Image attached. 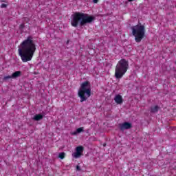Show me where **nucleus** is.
Listing matches in <instances>:
<instances>
[{
	"label": "nucleus",
	"instance_id": "nucleus-1",
	"mask_svg": "<svg viewBox=\"0 0 176 176\" xmlns=\"http://www.w3.org/2000/svg\"><path fill=\"white\" fill-rule=\"evenodd\" d=\"M36 50V47L34 43V38L29 36L27 39L23 41L18 50L19 54L23 61V63H28L32 60L34 57V53Z\"/></svg>",
	"mask_w": 176,
	"mask_h": 176
},
{
	"label": "nucleus",
	"instance_id": "nucleus-2",
	"mask_svg": "<svg viewBox=\"0 0 176 176\" xmlns=\"http://www.w3.org/2000/svg\"><path fill=\"white\" fill-rule=\"evenodd\" d=\"M96 18L88 14L75 12L72 15L71 24L72 27H78V24H80L81 27L86 25V24H90L92 21H94Z\"/></svg>",
	"mask_w": 176,
	"mask_h": 176
},
{
	"label": "nucleus",
	"instance_id": "nucleus-3",
	"mask_svg": "<svg viewBox=\"0 0 176 176\" xmlns=\"http://www.w3.org/2000/svg\"><path fill=\"white\" fill-rule=\"evenodd\" d=\"M78 96L80 99V102L87 101V98L91 96V85H90V82L85 81L81 84Z\"/></svg>",
	"mask_w": 176,
	"mask_h": 176
},
{
	"label": "nucleus",
	"instance_id": "nucleus-4",
	"mask_svg": "<svg viewBox=\"0 0 176 176\" xmlns=\"http://www.w3.org/2000/svg\"><path fill=\"white\" fill-rule=\"evenodd\" d=\"M129 69V61L126 59H121L116 66L115 78L116 79H122L123 76Z\"/></svg>",
	"mask_w": 176,
	"mask_h": 176
},
{
	"label": "nucleus",
	"instance_id": "nucleus-5",
	"mask_svg": "<svg viewBox=\"0 0 176 176\" xmlns=\"http://www.w3.org/2000/svg\"><path fill=\"white\" fill-rule=\"evenodd\" d=\"M131 29L132 30V34L135 36V42L140 43L145 37V26L139 23L135 26H132Z\"/></svg>",
	"mask_w": 176,
	"mask_h": 176
},
{
	"label": "nucleus",
	"instance_id": "nucleus-6",
	"mask_svg": "<svg viewBox=\"0 0 176 176\" xmlns=\"http://www.w3.org/2000/svg\"><path fill=\"white\" fill-rule=\"evenodd\" d=\"M131 123L125 122L122 124H119V128L121 131H124V130H129L131 129Z\"/></svg>",
	"mask_w": 176,
	"mask_h": 176
},
{
	"label": "nucleus",
	"instance_id": "nucleus-7",
	"mask_svg": "<svg viewBox=\"0 0 176 176\" xmlns=\"http://www.w3.org/2000/svg\"><path fill=\"white\" fill-rule=\"evenodd\" d=\"M114 101L116 104H122L123 103V98L120 95H116L114 98Z\"/></svg>",
	"mask_w": 176,
	"mask_h": 176
},
{
	"label": "nucleus",
	"instance_id": "nucleus-8",
	"mask_svg": "<svg viewBox=\"0 0 176 176\" xmlns=\"http://www.w3.org/2000/svg\"><path fill=\"white\" fill-rule=\"evenodd\" d=\"M12 79H16V78H19L20 76H21V72L20 71H16L15 72H14L12 75Z\"/></svg>",
	"mask_w": 176,
	"mask_h": 176
},
{
	"label": "nucleus",
	"instance_id": "nucleus-9",
	"mask_svg": "<svg viewBox=\"0 0 176 176\" xmlns=\"http://www.w3.org/2000/svg\"><path fill=\"white\" fill-rule=\"evenodd\" d=\"M42 119H43V115L42 114H36L33 118V120H36V122H38V120H42Z\"/></svg>",
	"mask_w": 176,
	"mask_h": 176
},
{
	"label": "nucleus",
	"instance_id": "nucleus-10",
	"mask_svg": "<svg viewBox=\"0 0 176 176\" xmlns=\"http://www.w3.org/2000/svg\"><path fill=\"white\" fill-rule=\"evenodd\" d=\"M160 107H159V106L156 105L155 107H151V112L152 113H156V112H157V111H159Z\"/></svg>",
	"mask_w": 176,
	"mask_h": 176
},
{
	"label": "nucleus",
	"instance_id": "nucleus-11",
	"mask_svg": "<svg viewBox=\"0 0 176 176\" xmlns=\"http://www.w3.org/2000/svg\"><path fill=\"white\" fill-rule=\"evenodd\" d=\"M73 157H75V159H78L80 156H82V154L80 153H78V151H76L72 154Z\"/></svg>",
	"mask_w": 176,
	"mask_h": 176
},
{
	"label": "nucleus",
	"instance_id": "nucleus-12",
	"mask_svg": "<svg viewBox=\"0 0 176 176\" xmlns=\"http://www.w3.org/2000/svg\"><path fill=\"white\" fill-rule=\"evenodd\" d=\"M76 151L81 153L82 155V153H83V146H77L76 148Z\"/></svg>",
	"mask_w": 176,
	"mask_h": 176
},
{
	"label": "nucleus",
	"instance_id": "nucleus-13",
	"mask_svg": "<svg viewBox=\"0 0 176 176\" xmlns=\"http://www.w3.org/2000/svg\"><path fill=\"white\" fill-rule=\"evenodd\" d=\"M58 157L59 159H61V160L64 159V157H65V153L64 152L60 153L58 154Z\"/></svg>",
	"mask_w": 176,
	"mask_h": 176
},
{
	"label": "nucleus",
	"instance_id": "nucleus-14",
	"mask_svg": "<svg viewBox=\"0 0 176 176\" xmlns=\"http://www.w3.org/2000/svg\"><path fill=\"white\" fill-rule=\"evenodd\" d=\"M77 133H82L83 131V127H80L78 129H76Z\"/></svg>",
	"mask_w": 176,
	"mask_h": 176
},
{
	"label": "nucleus",
	"instance_id": "nucleus-15",
	"mask_svg": "<svg viewBox=\"0 0 176 176\" xmlns=\"http://www.w3.org/2000/svg\"><path fill=\"white\" fill-rule=\"evenodd\" d=\"M8 79H12V76H7L3 78V80H8Z\"/></svg>",
	"mask_w": 176,
	"mask_h": 176
},
{
	"label": "nucleus",
	"instance_id": "nucleus-16",
	"mask_svg": "<svg viewBox=\"0 0 176 176\" xmlns=\"http://www.w3.org/2000/svg\"><path fill=\"white\" fill-rule=\"evenodd\" d=\"M8 5L5 4V3H2L1 6V9H3L5 8H7Z\"/></svg>",
	"mask_w": 176,
	"mask_h": 176
},
{
	"label": "nucleus",
	"instance_id": "nucleus-17",
	"mask_svg": "<svg viewBox=\"0 0 176 176\" xmlns=\"http://www.w3.org/2000/svg\"><path fill=\"white\" fill-rule=\"evenodd\" d=\"M80 170H81V169H80V166H79V165H77V166H76V170H77V171H80Z\"/></svg>",
	"mask_w": 176,
	"mask_h": 176
},
{
	"label": "nucleus",
	"instance_id": "nucleus-18",
	"mask_svg": "<svg viewBox=\"0 0 176 176\" xmlns=\"http://www.w3.org/2000/svg\"><path fill=\"white\" fill-rule=\"evenodd\" d=\"M72 134V135H76V134H78V132H77V131H76L73 132Z\"/></svg>",
	"mask_w": 176,
	"mask_h": 176
},
{
	"label": "nucleus",
	"instance_id": "nucleus-19",
	"mask_svg": "<svg viewBox=\"0 0 176 176\" xmlns=\"http://www.w3.org/2000/svg\"><path fill=\"white\" fill-rule=\"evenodd\" d=\"M20 28H21V30H23V28H24V24L20 25Z\"/></svg>",
	"mask_w": 176,
	"mask_h": 176
},
{
	"label": "nucleus",
	"instance_id": "nucleus-20",
	"mask_svg": "<svg viewBox=\"0 0 176 176\" xmlns=\"http://www.w3.org/2000/svg\"><path fill=\"white\" fill-rule=\"evenodd\" d=\"M93 2H94V3H98V0H94Z\"/></svg>",
	"mask_w": 176,
	"mask_h": 176
},
{
	"label": "nucleus",
	"instance_id": "nucleus-21",
	"mask_svg": "<svg viewBox=\"0 0 176 176\" xmlns=\"http://www.w3.org/2000/svg\"><path fill=\"white\" fill-rule=\"evenodd\" d=\"M134 0H128L129 2H133Z\"/></svg>",
	"mask_w": 176,
	"mask_h": 176
}]
</instances>
